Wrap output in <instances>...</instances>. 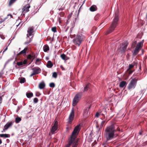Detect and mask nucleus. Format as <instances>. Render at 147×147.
<instances>
[{"mask_svg": "<svg viewBox=\"0 0 147 147\" xmlns=\"http://www.w3.org/2000/svg\"><path fill=\"white\" fill-rule=\"evenodd\" d=\"M80 125H77L74 128L70 138L69 139L68 143L64 147H70L72 145V147H76L78 144V140L76 138L80 130Z\"/></svg>", "mask_w": 147, "mask_h": 147, "instance_id": "obj_1", "label": "nucleus"}, {"mask_svg": "<svg viewBox=\"0 0 147 147\" xmlns=\"http://www.w3.org/2000/svg\"><path fill=\"white\" fill-rule=\"evenodd\" d=\"M105 137L107 141L112 140L115 136L116 130L114 125L112 124L107 127L105 130Z\"/></svg>", "mask_w": 147, "mask_h": 147, "instance_id": "obj_2", "label": "nucleus"}, {"mask_svg": "<svg viewBox=\"0 0 147 147\" xmlns=\"http://www.w3.org/2000/svg\"><path fill=\"white\" fill-rule=\"evenodd\" d=\"M114 18L111 24L110 29L107 32V34H109L116 27L118 23L119 18L118 15V11H115L113 15Z\"/></svg>", "mask_w": 147, "mask_h": 147, "instance_id": "obj_3", "label": "nucleus"}, {"mask_svg": "<svg viewBox=\"0 0 147 147\" xmlns=\"http://www.w3.org/2000/svg\"><path fill=\"white\" fill-rule=\"evenodd\" d=\"M85 36L81 34H77L73 40V42L76 46L79 47L84 40Z\"/></svg>", "mask_w": 147, "mask_h": 147, "instance_id": "obj_4", "label": "nucleus"}, {"mask_svg": "<svg viewBox=\"0 0 147 147\" xmlns=\"http://www.w3.org/2000/svg\"><path fill=\"white\" fill-rule=\"evenodd\" d=\"M83 92H81L76 94L73 100V105L74 106L76 105L81 99L83 95Z\"/></svg>", "mask_w": 147, "mask_h": 147, "instance_id": "obj_5", "label": "nucleus"}, {"mask_svg": "<svg viewBox=\"0 0 147 147\" xmlns=\"http://www.w3.org/2000/svg\"><path fill=\"white\" fill-rule=\"evenodd\" d=\"M143 40L139 42L137 45L133 53V56H135L139 52V50L141 49L143 45Z\"/></svg>", "mask_w": 147, "mask_h": 147, "instance_id": "obj_6", "label": "nucleus"}, {"mask_svg": "<svg viewBox=\"0 0 147 147\" xmlns=\"http://www.w3.org/2000/svg\"><path fill=\"white\" fill-rule=\"evenodd\" d=\"M138 80V79L136 78L132 79L128 85V89L130 90L131 89H134L136 86L137 82Z\"/></svg>", "mask_w": 147, "mask_h": 147, "instance_id": "obj_7", "label": "nucleus"}, {"mask_svg": "<svg viewBox=\"0 0 147 147\" xmlns=\"http://www.w3.org/2000/svg\"><path fill=\"white\" fill-rule=\"evenodd\" d=\"M58 128V122L57 121H55L54 125L53 126L51 130V132L54 133L57 130Z\"/></svg>", "mask_w": 147, "mask_h": 147, "instance_id": "obj_8", "label": "nucleus"}, {"mask_svg": "<svg viewBox=\"0 0 147 147\" xmlns=\"http://www.w3.org/2000/svg\"><path fill=\"white\" fill-rule=\"evenodd\" d=\"M33 72L35 74H38L40 73L41 71L40 69L37 67H34L32 69Z\"/></svg>", "mask_w": 147, "mask_h": 147, "instance_id": "obj_9", "label": "nucleus"}, {"mask_svg": "<svg viewBox=\"0 0 147 147\" xmlns=\"http://www.w3.org/2000/svg\"><path fill=\"white\" fill-rule=\"evenodd\" d=\"M127 42H125L122 44L123 47L121 48V50L122 53H124L126 51V49L127 47Z\"/></svg>", "mask_w": 147, "mask_h": 147, "instance_id": "obj_10", "label": "nucleus"}, {"mask_svg": "<svg viewBox=\"0 0 147 147\" xmlns=\"http://www.w3.org/2000/svg\"><path fill=\"white\" fill-rule=\"evenodd\" d=\"M90 107V106L88 107L84 110V115L85 117H87L89 115L88 111Z\"/></svg>", "mask_w": 147, "mask_h": 147, "instance_id": "obj_11", "label": "nucleus"}, {"mask_svg": "<svg viewBox=\"0 0 147 147\" xmlns=\"http://www.w3.org/2000/svg\"><path fill=\"white\" fill-rule=\"evenodd\" d=\"M30 5L27 4L25 5L22 9L23 12L25 13L29 11V9L30 7Z\"/></svg>", "mask_w": 147, "mask_h": 147, "instance_id": "obj_12", "label": "nucleus"}, {"mask_svg": "<svg viewBox=\"0 0 147 147\" xmlns=\"http://www.w3.org/2000/svg\"><path fill=\"white\" fill-rule=\"evenodd\" d=\"M74 110L73 108L72 109L71 111L70 114V115L69 116V121H71L74 117Z\"/></svg>", "mask_w": 147, "mask_h": 147, "instance_id": "obj_13", "label": "nucleus"}, {"mask_svg": "<svg viewBox=\"0 0 147 147\" xmlns=\"http://www.w3.org/2000/svg\"><path fill=\"white\" fill-rule=\"evenodd\" d=\"M74 110L73 108L72 109L71 111L70 114V115L69 116V121H71L74 117Z\"/></svg>", "mask_w": 147, "mask_h": 147, "instance_id": "obj_14", "label": "nucleus"}, {"mask_svg": "<svg viewBox=\"0 0 147 147\" xmlns=\"http://www.w3.org/2000/svg\"><path fill=\"white\" fill-rule=\"evenodd\" d=\"M33 29L32 27L30 28L27 31L28 34H27V38L29 37V36L32 35V34L33 32Z\"/></svg>", "mask_w": 147, "mask_h": 147, "instance_id": "obj_15", "label": "nucleus"}, {"mask_svg": "<svg viewBox=\"0 0 147 147\" xmlns=\"http://www.w3.org/2000/svg\"><path fill=\"white\" fill-rule=\"evenodd\" d=\"M28 48L27 47L25 48L23 50L21 51L19 53H18L17 55L18 56L20 55L24 54V55H26V51L27 50Z\"/></svg>", "mask_w": 147, "mask_h": 147, "instance_id": "obj_16", "label": "nucleus"}, {"mask_svg": "<svg viewBox=\"0 0 147 147\" xmlns=\"http://www.w3.org/2000/svg\"><path fill=\"white\" fill-rule=\"evenodd\" d=\"M12 123L11 122L7 123L5 125L4 127L5 129H7L8 128L12 126Z\"/></svg>", "mask_w": 147, "mask_h": 147, "instance_id": "obj_17", "label": "nucleus"}, {"mask_svg": "<svg viewBox=\"0 0 147 147\" xmlns=\"http://www.w3.org/2000/svg\"><path fill=\"white\" fill-rule=\"evenodd\" d=\"M9 16H10V18L12 17V16L10 14H9L7 15V16L5 18L3 19L1 18V19H0L1 21H0V23H1L5 21L8 18V17Z\"/></svg>", "mask_w": 147, "mask_h": 147, "instance_id": "obj_18", "label": "nucleus"}, {"mask_svg": "<svg viewBox=\"0 0 147 147\" xmlns=\"http://www.w3.org/2000/svg\"><path fill=\"white\" fill-rule=\"evenodd\" d=\"M127 84L126 81H122L120 82L119 84V86L120 88H123L125 86H126Z\"/></svg>", "mask_w": 147, "mask_h": 147, "instance_id": "obj_19", "label": "nucleus"}, {"mask_svg": "<svg viewBox=\"0 0 147 147\" xmlns=\"http://www.w3.org/2000/svg\"><path fill=\"white\" fill-rule=\"evenodd\" d=\"M53 63L50 61H49L47 63L46 66L48 68H51L53 66Z\"/></svg>", "mask_w": 147, "mask_h": 147, "instance_id": "obj_20", "label": "nucleus"}, {"mask_svg": "<svg viewBox=\"0 0 147 147\" xmlns=\"http://www.w3.org/2000/svg\"><path fill=\"white\" fill-rule=\"evenodd\" d=\"M10 135L8 134H0V137L1 138H9Z\"/></svg>", "mask_w": 147, "mask_h": 147, "instance_id": "obj_21", "label": "nucleus"}, {"mask_svg": "<svg viewBox=\"0 0 147 147\" xmlns=\"http://www.w3.org/2000/svg\"><path fill=\"white\" fill-rule=\"evenodd\" d=\"M97 7L96 5H93L90 8V10L91 11H94L96 10Z\"/></svg>", "mask_w": 147, "mask_h": 147, "instance_id": "obj_22", "label": "nucleus"}, {"mask_svg": "<svg viewBox=\"0 0 147 147\" xmlns=\"http://www.w3.org/2000/svg\"><path fill=\"white\" fill-rule=\"evenodd\" d=\"M45 86V84L44 82H41L40 83L39 85V88L40 89H43Z\"/></svg>", "mask_w": 147, "mask_h": 147, "instance_id": "obj_23", "label": "nucleus"}, {"mask_svg": "<svg viewBox=\"0 0 147 147\" xmlns=\"http://www.w3.org/2000/svg\"><path fill=\"white\" fill-rule=\"evenodd\" d=\"M49 49V47L47 45H45L43 47V51L45 52L47 51Z\"/></svg>", "mask_w": 147, "mask_h": 147, "instance_id": "obj_24", "label": "nucleus"}, {"mask_svg": "<svg viewBox=\"0 0 147 147\" xmlns=\"http://www.w3.org/2000/svg\"><path fill=\"white\" fill-rule=\"evenodd\" d=\"M26 94L28 98H31L33 96V94L32 92H27Z\"/></svg>", "mask_w": 147, "mask_h": 147, "instance_id": "obj_25", "label": "nucleus"}, {"mask_svg": "<svg viewBox=\"0 0 147 147\" xmlns=\"http://www.w3.org/2000/svg\"><path fill=\"white\" fill-rule=\"evenodd\" d=\"M32 37L31 38H30L29 40H27L24 43V44L28 46V44L32 42Z\"/></svg>", "mask_w": 147, "mask_h": 147, "instance_id": "obj_26", "label": "nucleus"}, {"mask_svg": "<svg viewBox=\"0 0 147 147\" xmlns=\"http://www.w3.org/2000/svg\"><path fill=\"white\" fill-rule=\"evenodd\" d=\"M61 58L64 60H67V57L64 53L61 54L60 56Z\"/></svg>", "mask_w": 147, "mask_h": 147, "instance_id": "obj_27", "label": "nucleus"}, {"mask_svg": "<svg viewBox=\"0 0 147 147\" xmlns=\"http://www.w3.org/2000/svg\"><path fill=\"white\" fill-rule=\"evenodd\" d=\"M19 80H20V82L21 83H24L26 81L25 79L24 78H19Z\"/></svg>", "mask_w": 147, "mask_h": 147, "instance_id": "obj_28", "label": "nucleus"}, {"mask_svg": "<svg viewBox=\"0 0 147 147\" xmlns=\"http://www.w3.org/2000/svg\"><path fill=\"white\" fill-rule=\"evenodd\" d=\"M21 120V118L18 116H17L15 119V121L16 123H18Z\"/></svg>", "mask_w": 147, "mask_h": 147, "instance_id": "obj_29", "label": "nucleus"}, {"mask_svg": "<svg viewBox=\"0 0 147 147\" xmlns=\"http://www.w3.org/2000/svg\"><path fill=\"white\" fill-rule=\"evenodd\" d=\"M89 88V85L88 84L86 85L84 88V90L83 91V92H87Z\"/></svg>", "mask_w": 147, "mask_h": 147, "instance_id": "obj_30", "label": "nucleus"}, {"mask_svg": "<svg viewBox=\"0 0 147 147\" xmlns=\"http://www.w3.org/2000/svg\"><path fill=\"white\" fill-rule=\"evenodd\" d=\"M12 60V59H8L6 62L5 63V64H4V69H5V67H6V65L7 64H8L9 62L11 61Z\"/></svg>", "mask_w": 147, "mask_h": 147, "instance_id": "obj_31", "label": "nucleus"}, {"mask_svg": "<svg viewBox=\"0 0 147 147\" xmlns=\"http://www.w3.org/2000/svg\"><path fill=\"white\" fill-rule=\"evenodd\" d=\"M17 0H10L9 3V5H11L14 3Z\"/></svg>", "mask_w": 147, "mask_h": 147, "instance_id": "obj_32", "label": "nucleus"}, {"mask_svg": "<svg viewBox=\"0 0 147 147\" xmlns=\"http://www.w3.org/2000/svg\"><path fill=\"white\" fill-rule=\"evenodd\" d=\"M52 76L53 77L55 78H56L57 76V73L56 72H54L53 73V75H52Z\"/></svg>", "mask_w": 147, "mask_h": 147, "instance_id": "obj_33", "label": "nucleus"}, {"mask_svg": "<svg viewBox=\"0 0 147 147\" xmlns=\"http://www.w3.org/2000/svg\"><path fill=\"white\" fill-rule=\"evenodd\" d=\"M51 30L54 32H57L56 28L55 27H52L51 29Z\"/></svg>", "mask_w": 147, "mask_h": 147, "instance_id": "obj_34", "label": "nucleus"}, {"mask_svg": "<svg viewBox=\"0 0 147 147\" xmlns=\"http://www.w3.org/2000/svg\"><path fill=\"white\" fill-rule=\"evenodd\" d=\"M17 64L19 66L22 65H23L22 61H19L17 62Z\"/></svg>", "mask_w": 147, "mask_h": 147, "instance_id": "obj_35", "label": "nucleus"}, {"mask_svg": "<svg viewBox=\"0 0 147 147\" xmlns=\"http://www.w3.org/2000/svg\"><path fill=\"white\" fill-rule=\"evenodd\" d=\"M49 86L51 88H54L55 86V84L54 83L52 82L50 83Z\"/></svg>", "mask_w": 147, "mask_h": 147, "instance_id": "obj_36", "label": "nucleus"}, {"mask_svg": "<svg viewBox=\"0 0 147 147\" xmlns=\"http://www.w3.org/2000/svg\"><path fill=\"white\" fill-rule=\"evenodd\" d=\"M33 57V56H32L31 55H29L27 56V58L29 60H31Z\"/></svg>", "mask_w": 147, "mask_h": 147, "instance_id": "obj_37", "label": "nucleus"}, {"mask_svg": "<svg viewBox=\"0 0 147 147\" xmlns=\"http://www.w3.org/2000/svg\"><path fill=\"white\" fill-rule=\"evenodd\" d=\"M33 101L34 103H37L38 101V99L37 98H34Z\"/></svg>", "mask_w": 147, "mask_h": 147, "instance_id": "obj_38", "label": "nucleus"}, {"mask_svg": "<svg viewBox=\"0 0 147 147\" xmlns=\"http://www.w3.org/2000/svg\"><path fill=\"white\" fill-rule=\"evenodd\" d=\"M4 69V68L0 72V78L2 76V75L4 74L3 70Z\"/></svg>", "mask_w": 147, "mask_h": 147, "instance_id": "obj_39", "label": "nucleus"}, {"mask_svg": "<svg viewBox=\"0 0 147 147\" xmlns=\"http://www.w3.org/2000/svg\"><path fill=\"white\" fill-rule=\"evenodd\" d=\"M129 74H131L134 71V70H131V69H129V70L128 69L127 70Z\"/></svg>", "mask_w": 147, "mask_h": 147, "instance_id": "obj_40", "label": "nucleus"}, {"mask_svg": "<svg viewBox=\"0 0 147 147\" xmlns=\"http://www.w3.org/2000/svg\"><path fill=\"white\" fill-rule=\"evenodd\" d=\"M64 15V13L63 12H61L59 13V16H60V17H63Z\"/></svg>", "mask_w": 147, "mask_h": 147, "instance_id": "obj_41", "label": "nucleus"}, {"mask_svg": "<svg viewBox=\"0 0 147 147\" xmlns=\"http://www.w3.org/2000/svg\"><path fill=\"white\" fill-rule=\"evenodd\" d=\"M134 66L132 65L131 64H129V68L128 69L129 70V69H131V68H132L134 67Z\"/></svg>", "mask_w": 147, "mask_h": 147, "instance_id": "obj_42", "label": "nucleus"}, {"mask_svg": "<svg viewBox=\"0 0 147 147\" xmlns=\"http://www.w3.org/2000/svg\"><path fill=\"white\" fill-rule=\"evenodd\" d=\"M105 123L106 121H102L100 125V128H102V127L103 125V124Z\"/></svg>", "mask_w": 147, "mask_h": 147, "instance_id": "obj_43", "label": "nucleus"}, {"mask_svg": "<svg viewBox=\"0 0 147 147\" xmlns=\"http://www.w3.org/2000/svg\"><path fill=\"white\" fill-rule=\"evenodd\" d=\"M23 64L25 65L27 63V60H25L22 62Z\"/></svg>", "mask_w": 147, "mask_h": 147, "instance_id": "obj_44", "label": "nucleus"}, {"mask_svg": "<svg viewBox=\"0 0 147 147\" xmlns=\"http://www.w3.org/2000/svg\"><path fill=\"white\" fill-rule=\"evenodd\" d=\"M147 144V141H146V142H144L142 144V146H144Z\"/></svg>", "mask_w": 147, "mask_h": 147, "instance_id": "obj_45", "label": "nucleus"}, {"mask_svg": "<svg viewBox=\"0 0 147 147\" xmlns=\"http://www.w3.org/2000/svg\"><path fill=\"white\" fill-rule=\"evenodd\" d=\"M99 115V113H98V112H96L95 114V116L96 117H98Z\"/></svg>", "mask_w": 147, "mask_h": 147, "instance_id": "obj_46", "label": "nucleus"}, {"mask_svg": "<svg viewBox=\"0 0 147 147\" xmlns=\"http://www.w3.org/2000/svg\"><path fill=\"white\" fill-rule=\"evenodd\" d=\"M40 61V59L39 58H37L36 60V63L37 62H38Z\"/></svg>", "mask_w": 147, "mask_h": 147, "instance_id": "obj_47", "label": "nucleus"}, {"mask_svg": "<svg viewBox=\"0 0 147 147\" xmlns=\"http://www.w3.org/2000/svg\"><path fill=\"white\" fill-rule=\"evenodd\" d=\"M136 64V62H133L131 64L132 65L134 66Z\"/></svg>", "mask_w": 147, "mask_h": 147, "instance_id": "obj_48", "label": "nucleus"}, {"mask_svg": "<svg viewBox=\"0 0 147 147\" xmlns=\"http://www.w3.org/2000/svg\"><path fill=\"white\" fill-rule=\"evenodd\" d=\"M34 58H35V57L33 56V57L32 58V59L31 61V62L29 63V64H30L32 62V61H33V60L34 59Z\"/></svg>", "mask_w": 147, "mask_h": 147, "instance_id": "obj_49", "label": "nucleus"}, {"mask_svg": "<svg viewBox=\"0 0 147 147\" xmlns=\"http://www.w3.org/2000/svg\"><path fill=\"white\" fill-rule=\"evenodd\" d=\"M35 75V74L33 72H32V73L30 75V77H32L33 76Z\"/></svg>", "mask_w": 147, "mask_h": 147, "instance_id": "obj_50", "label": "nucleus"}, {"mask_svg": "<svg viewBox=\"0 0 147 147\" xmlns=\"http://www.w3.org/2000/svg\"><path fill=\"white\" fill-rule=\"evenodd\" d=\"M136 44H137V41H134V43H133L132 45H135Z\"/></svg>", "mask_w": 147, "mask_h": 147, "instance_id": "obj_51", "label": "nucleus"}, {"mask_svg": "<svg viewBox=\"0 0 147 147\" xmlns=\"http://www.w3.org/2000/svg\"><path fill=\"white\" fill-rule=\"evenodd\" d=\"M58 9L59 11H62L63 10V9L62 8H60Z\"/></svg>", "mask_w": 147, "mask_h": 147, "instance_id": "obj_52", "label": "nucleus"}, {"mask_svg": "<svg viewBox=\"0 0 147 147\" xmlns=\"http://www.w3.org/2000/svg\"><path fill=\"white\" fill-rule=\"evenodd\" d=\"M6 130H7L6 129H5V128L4 127V129H3V131H1V132H5V131Z\"/></svg>", "mask_w": 147, "mask_h": 147, "instance_id": "obj_53", "label": "nucleus"}, {"mask_svg": "<svg viewBox=\"0 0 147 147\" xmlns=\"http://www.w3.org/2000/svg\"><path fill=\"white\" fill-rule=\"evenodd\" d=\"M0 103H1L2 102V99L1 97H0Z\"/></svg>", "mask_w": 147, "mask_h": 147, "instance_id": "obj_54", "label": "nucleus"}, {"mask_svg": "<svg viewBox=\"0 0 147 147\" xmlns=\"http://www.w3.org/2000/svg\"><path fill=\"white\" fill-rule=\"evenodd\" d=\"M7 49V47L6 49L4 50V51H3V53H4L5 51H6Z\"/></svg>", "mask_w": 147, "mask_h": 147, "instance_id": "obj_55", "label": "nucleus"}, {"mask_svg": "<svg viewBox=\"0 0 147 147\" xmlns=\"http://www.w3.org/2000/svg\"><path fill=\"white\" fill-rule=\"evenodd\" d=\"M7 143H9V140L8 139H7Z\"/></svg>", "mask_w": 147, "mask_h": 147, "instance_id": "obj_56", "label": "nucleus"}, {"mask_svg": "<svg viewBox=\"0 0 147 147\" xmlns=\"http://www.w3.org/2000/svg\"><path fill=\"white\" fill-rule=\"evenodd\" d=\"M142 131H140L139 133V134L140 135H141L142 134Z\"/></svg>", "mask_w": 147, "mask_h": 147, "instance_id": "obj_57", "label": "nucleus"}, {"mask_svg": "<svg viewBox=\"0 0 147 147\" xmlns=\"http://www.w3.org/2000/svg\"><path fill=\"white\" fill-rule=\"evenodd\" d=\"M2 143V141L0 139V144H1Z\"/></svg>", "mask_w": 147, "mask_h": 147, "instance_id": "obj_58", "label": "nucleus"}, {"mask_svg": "<svg viewBox=\"0 0 147 147\" xmlns=\"http://www.w3.org/2000/svg\"><path fill=\"white\" fill-rule=\"evenodd\" d=\"M58 20H60V19H61V18H60V17H59L58 18Z\"/></svg>", "mask_w": 147, "mask_h": 147, "instance_id": "obj_59", "label": "nucleus"}, {"mask_svg": "<svg viewBox=\"0 0 147 147\" xmlns=\"http://www.w3.org/2000/svg\"><path fill=\"white\" fill-rule=\"evenodd\" d=\"M66 130L67 131H68V127H67L66 128Z\"/></svg>", "mask_w": 147, "mask_h": 147, "instance_id": "obj_60", "label": "nucleus"}, {"mask_svg": "<svg viewBox=\"0 0 147 147\" xmlns=\"http://www.w3.org/2000/svg\"><path fill=\"white\" fill-rule=\"evenodd\" d=\"M20 24V23H19L18 24V25H16V26H17V27H18V26H19V25Z\"/></svg>", "mask_w": 147, "mask_h": 147, "instance_id": "obj_61", "label": "nucleus"}, {"mask_svg": "<svg viewBox=\"0 0 147 147\" xmlns=\"http://www.w3.org/2000/svg\"><path fill=\"white\" fill-rule=\"evenodd\" d=\"M101 115L102 116H104V113H102L101 114Z\"/></svg>", "mask_w": 147, "mask_h": 147, "instance_id": "obj_62", "label": "nucleus"}, {"mask_svg": "<svg viewBox=\"0 0 147 147\" xmlns=\"http://www.w3.org/2000/svg\"><path fill=\"white\" fill-rule=\"evenodd\" d=\"M14 55H15V54H16V52H15V51H14Z\"/></svg>", "mask_w": 147, "mask_h": 147, "instance_id": "obj_63", "label": "nucleus"}, {"mask_svg": "<svg viewBox=\"0 0 147 147\" xmlns=\"http://www.w3.org/2000/svg\"><path fill=\"white\" fill-rule=\"evenodd\" d=\"M46 59H47V60H48L49 58L48 57H47L46 58Z\"/></svg>", "mask_w": 147, "mask_h": 147, "instance_id": "obj_64", "label": "nucleus"}]
</instances>
